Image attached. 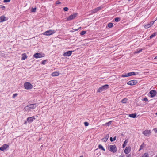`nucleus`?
I'll use <instances>...</instances> for the list:
<instances>
[{
	"instance_id": "obj_1",
	"label": "nucleus",
	"mask_w": 157,
	"mask_h": 157,
	"mask_svg": "<svg viewBox=\"0 0 157 157\" xmlns=\"http://www.w3.org/2000/svg\"><path fill=\"white\" fill-rule=\"evenodd\" d=\"M108 149L114 153L117 151V149L115 145H108Z\"/></svg>"
},
{
	"instance_id": "obj_2",
	"label": "nucleus",
	"mask_w": 157,
	"mask_h": 157,
	"mask_svg": "<svg viewBox=\"0 0 157 157\" xmlns=\"http://www.w3.org/2000/svg\"><path fill=\"white\" fill-rule=\"evenodd\" d=\"M55 33V31L54 30L50 29L48 31H46L43 33L44 35L50 36Z\"/></svg>"
},
{
	"instance_id": "obj_3",
	"label": "nucleus",
	"mask_w": 157,
	"mask_h": 157,
	"mask_svg": "<svg viewBox=\"0 0 157 157\" xmlns=\"http://www.w3.org/2000/svg\"><path fill=\"white\" fill-rule=\"evenodd\" d=\"M25 88L27 90H30L32 88L33 85L29 82H25L24 84Z\"/></svg>"
},
{
	"instance_id": "obj_4",
	"label": "nucleus",
	"mask_w": 157,
	"mask_h": 157,
	"mask_svg": "<svg viewBox=\"0 0 157 157\" xmlns=\"http://www.w3.org/2000/svg\"><path fill=\"white\" fill-rule=\"evenodd\" d=\"M109 85L107 84L101 87H100L98 90V92H101L109 88Z\"/></svg>"
},
{
	"instance_id": "obj_5",
	"label": "nucleus",
	"mask_w": 157,
	"mask_h": 157,
	"mask_svg": "<svg viewBox=\"0 0 157 157\" xmlns=\"http://www.w3.org/2000/svg\"><path fill=\"white\" fill-rule=\"evenodd\" d=\"M77 16V13H75L71 15L70 16H69L68 17H67V21H70L71 20H73L75 18V17Z\"/></svg>"
},
{
	"instance_id": "obj_6",
	"label": "nucleus",
	"mask_w": 157,
	"mask_h": 157,
	"mask_svg": "<svg viewBox=\"0 0 157 157\" xmlns=\"http://www.w3.org/2000/svg\"><path fill=\"white\" fill-rule=\"evenodd\" d=\"M33 56L36 58H40L44 57V54L40 53H37L35 54Z\"/></svg>"
},
{
	"instance_id": "obj_7",
	"label": "nucleus",
	"mask_w": 157,
	"mask_h": 157,
	"mask_svg": "<svg viewBox=\"0 0 157 157\" xmlns=\"http://www.w3.org/2000/svg\"><path fill=\"white\" fill-rule=\"evenodd\" d=\"M136 75L135 73L133 72L128 73L127 74H125V75H122V77H127L130 76L132 75Z\"/></svg>"
},
{
	"instance_id": "obj_8",
	"label": "nucleus",
	"mask_w": 157,
	"mask_h": 157,
	"mask_svg": "<svg viewBox=\"0 0 157 157\" xmlns=\"http://www.w3.org/2000/svg\"><path fill=\"white\" fill-rule=\"evenodd\" d=\"M149 93L150 94L151 97V98H153L156 95L157 92L155 90H151L149 92Z\"/></svg>"
},
{
	"instance_id": "obj_9",
	"label": "nucleus",
	"mask_w": 157,
	"mask_h": 157,
	"mask_svg": "<svg viewBox=\"0 0 157 157\" xmlns=\"http://www.w3.org/2000/svg\"><path fill=\"white\" fill-rule=\"evenodd\" d=\"M137 83V81L136 80H132L128 82L127 84L130 85H133L136 84Z\"/></svg>"
},
{
	"instance_id": "obj_10",
	"label": "nucleus",
	"mask_w": 157,
	"mask_h": 157,
	"mask_svg": "<svg viewBox=\"0 0 157 157\" xmlns=\"http://www.w3.org/2000/svg\"><path fill=\"white\" fill-rule=\"evenodd\" d=\"M9 147V145L6 144H4L2 147H0V150L4 151L6 150L7 148Z\"/></svg>"
},
{
	"instance_id": "obj_11",
	"label": "nucleus",
	"mask_w": 157,
	"mask_h": 157,
	"mask_svg": "<svg viewBox=\"0 0 157 157\" xmlns=\"http://www.w3.org/2000/svg\"><path fill=\"white\" fill-rule=\"evenodd\" d=\"M35 119L34 117L33 116L31 117H28L27 119V121L29 123H31L34 120H35Z\"/></svg>"
},
{
	"instance_id": "obj_12",
	"label": "nucleus",
	"mask_w": 157,
	"mask_h": 157,
	"mask_svg": "<svg viewBox=\"0 0 157 157\" xmlns=\"http://www.w3.org/2000/svg\"><path fill=\"white\" fill-rule=\"evenodd\" d=\"M72 52V51H68L67 52H64L63 55L65 56H69L71 54Z\"/></svg>"
},
{
	"instance_id": "obj_13",
	"label": "nucleus",
	"mask_w": 157,
	"mask_h": 157,
	"mask_svg": "<svg viewBox=\"0 0 157 157\" xmlns=\"http://www.w3.org/2000/svg\"><path fill=\"white\" fill-rule=\"evenodd\" d=\"M142 133L145 136H147V135H150L151 132L150 130H146L143 131Z\"/></svg>"
},
{
	"instance_id": "obj_14",
	"label": "nucleus",
	"mask_w": 157,
	"mask_h": 157,
	"mask_svg": "<svg viewBox=\"0 0 157 157\" xmlns=\"http://www.w3.org/2000/svg\"><path fill=\"white\" fill-rule=\"evenodd\" d=\"M101 9V7H98L97 8L92 10L91 11V13H96L98 11L100 10Z\"/></svg>"
},
{
	"instance_id": "obj_15",
	"label": "nucleus",
	"mask_w": 157,
	"mask_h": 157,
	"mask_svg": "<svg viewBox=\"0 0 157 157\" xmlns=\"http://www.w3.org/2000/svg\"><path fill=\"white\" fill-rule=\"evenodd\" d=\"M28 105L30 110L34 109L36 107V105L35 104H31Z\"/></svg>"
},
{
	"instance_id": "obj_16",
	"label": "nucleus",
	"mask_w": 157,
	"mask_h": 157,
	"mask_svg": "<svg viewBox=\"0 0 157 157\" xmlns=\"http://www.w3.org/2000/svg\"><path fill=\"white\" fill-rule=\"evenodd\" d=\"M6 17L4 15L0 17V22H2L6 21L7 19H6Z\"/></svg>"
},
{
	"instance_id": "obj_17",
	"label": "nucleus",
	"mask_w": 157,
	"mask_h": 157,
	"mask_svg": "<svg viewBox=\"0 0 157 157\" xmlns=\"http://www.w3.org/2000/svg\"><path fill=\"white\" fill-rule=\"evenodd\" d=\"M131 151V148L130 147H127L124 150V152L126 154H128Z\"/></svg>"
},
{
	"instance_id": "obj_18",
	"label": "nucleus",
	"mask_w": 157,
	"mask_h": 157,
	"mask_svg": "<svg viewBox=\"0 0 157 157\" xmlns=\"http://www.w3.org/2000/svg\"><path fill=\"white\" fill-rule=\"evenodd\" d=\"M109 137V134H107L103 138L102 140L104 141L105 142H106L108 140V138Z\"/></svg>"
},
{
	"instance_id": "obj_19",
	"label": "nucleus",
	"mask_w": 157,
	"mask_h": 157,
	"mask_svg": "<svg viewBox=\"0 0 157 157\" xmlns=\"http://www.w3.org/2000/svg\"><path fill=\"white\" fill-rule=\"evenodd\" d=\"M27 57V56L25 53H24L22 54V57L21 58L22 60H25Z\"/></svg>"
},
{
	"instance_id": "obj_20",
	"label": "nucleus",
	"mask_w": 157,
	"mask_h": 157,
	"mask_svg": "<svg viewBox=\"0 0 157 157\" xmlns=\"http://www.w3.org/2000/svg\"><path fill=\"white\" fill-rule=\"evenodd\" d=\"M59 72H55L52 73V76H58L59 75Z\"/></svg>"
},
{
	"instance_id": "obj_21",
	"label": "nucleus",
	"mask_w": 157,
	"mask_h": 157,
	"mask_svg": "<svg viewBox=\"0 0 157 157\" xmlns=\"http://www.w3.org/2000/svg\"><path fill=\"white\" fill-rule=\"evenodd\" d=\"M144 27L145 28L147 29L148 28L151 26L149 23H148L146 24H144Z\"/></svg>"
},
{
	"instance_id": "obj_22",
	"label": "nucleus",
	"mask_w": 157,
	"mask_h": 157,
	"mask_svg": "<svg viewBox=\"0 0 157 157\" xmlns=\"http://www.w3.org/2000/svg\"><path fill=\"white\" fill-rule=\"evenodd\" d=\"M24 110L26 111H29L30 110V108H29V105L25 107L24 108Z\"/></svg>"
},
{
	"instance_id": "obj_23",
	"label": "nucleus",
	"mask_w": 157,
	"mask_h": 157,
	"mask_svg": "<svg viewBox=\"0 0 157 157\" xmlns=\"http://www.w3.org/2000/svg\"><path fill=\"white\" fill-rule=\"evenodd\" d=\"M129 116L131 117L135 118L136 116V114H131L129 115Z\"/></svg>"
},
{
	"instance_id": "obj_24",
	"label": "nucleus",
	"mask_w": 157,
	"mask_h": 157,
	"mask_svg": "<svg viewBox=\"0 0 157 157\" xmlns=\"http://www.w3.org/2000/svg\"><path fill=\"white\" fill-rule=\"evenodd\" d=\"M156 35V33H154L152 35H151L149 37L150 39H152L153 37L155 36Z\"/></svg>"
},
{
	"instance_id": "obj_25",
	"label": "nucleus",
	"mask_w": 157,
	"mask_h": 157,
	"mask_svg": "<svg viewBox=\"0 0 157 157\" xmlns=\"http://www.w3.org/2000/svg\"><path fill=\"white\" fill-rule=\"evenodd\" d=\"M141 157H149V154L147 153H145Z\"/></svg>"
},
{
	"instance_id": "obj_26",
	"label": "nucleus",
	"mask_w": 157,
	"mask_h": 157,
	"mask_svg": "<svg viewBox=\"0 0 157 157\" xmlns=\"http://www.w3.org/2000/svg\"><path fill=\"white\" fill-rule=\"evenodd\" d=\"M115 21L116 22L119 21L121 20V18L120 17H117L114 18Z\"/></svg>"
},
{
	"instance_id": "obj_27",
	"label": "nucleus",
	"mask_w": 157,
	"mask_h": 157,
	"mask_svg": "<svg viewBox=\"0 0 157 157\" xmlns=\"http://www.w3.org/2000/svg\"><path fill=\"white\" fill-rule=\"evenodd\" d=\"M127 101V99L126 98H124L122 99L121 101V102L122 103H125Z\"/></svg>"
},
{
	"instance_id": "obj_28",
	"label": "nucleus",
	"mask_w": 157,
	"mask_h": 157,
	"mask_svg": "<svg viewBox=\"0 0 157 157\" xmlns=\"http://www.w3.org/2000/svg\"><path fill=\"white\" fill-rule=\"evenodd\" d=\"M36 8L32 7L31 9V11H32V12H36Z\"/></svg>"
},
{
	"instance_id": "obj_29",
	"label": "nucleus",
	"mask_w": 157,
	"mask_h": 157,
	"mask_svg": "<svg viewBox=\"0 0 157 157\" xmlns=\"http://www.w3.org/2000/svg\"><path fill=\"white\" fill-rule=\"evenodd\" d=\"M98 147L99 149H101L103 150V151H105V149L103 148V147L101 145L99 144L98 145Z\"/></svg>"
},
{
	"instance_id": "obj_30",
	"label": "nucleus",
	"mask_w": 157,
	"mask_h": 157,
	"mask_svg": "<svg viewBox=\"0 0 157 157\" xmlns=\"http://www.w3.org/2000/svg\"><path fill=\"white\" fill-rule=\"evenodd\" d=\"M113 26V24L112 23H109L108 24V26L109 28H111Z\"/></svg>"
},
{
	"instance_id": "obj_31",
	"label": "nucleus",
	"mask_w": 157,
	"mask_h": 157,
	"mask_svg": "<svg viewBox=\"0 0 157 157\" xmlns=\"http://www.w3.org/2000/svg\"><path fill=\"white\" fill-rule=\"evenodd\" d=\"M127 142H128V141L126 140H125L124 141V144H123V145L122 146L123 148H124L126 146V144L127 143Z\"/></svg>"
},
{
	"instance_id": "obj_32",
	"label": "nucleus",
	"mask_w": 157,
	"mask_h": 157,
	"mask_svg": "<svg viewBox=\"0 0 157 157\" xmlns=\"http://www.w3.org/2000/svg\"><path fill=\"white\" fill-rule=\"evenodd\" d=\"M112 122V121H109V122L106 123L105 124V125L107 126H109V125H110L111 124Z\"/></svg>"
},
{
	"instance_id": "obj_33",
	"label": "nucleus",
	"mask_w": 157,
	"mask_h": 157,
	"mask_svg": "<svg viewBox=\"0 0 157 157\" xmlns=\"http://www.w3.org/2000/svg\"><path fill=\"white\" fill-rule=\"evenodd\" d=\"M86 33V32L85 31H82L81 32L80 34L81 35H83Z\"/></svg>"
},
{
	"instance_id": "obj_34",
	"label": "nucleus",
	"mask_w": 157,
	"mask_h": 157,
	"mask_svg": "<svg viewBox=\"0 0 157 157\" xmlns=\"http://www.w3.org/2000/svg\"><path fill=\"white\" fill-rule=\"evenodd\" d=\"M63 9L64 11H68V9L67 7H65L63 8Z\"/></svg>"
},
{
	"instance_id": "obj_35",
	"label": "nucleus",
	"mask_w": 157,
	"mask_h": 157,
	"mask_svg": "<svg viewBox=\"0 0 157 157\" xmlns=\"http://www.w3.org/2000/svg\"><path fill=\"white\" fill-rule=\"evenodd\" d=\"M81 28V27H80L77 29H73V32H75V31H78L79 29H80Z\"/></svg>"
},
{
	"instance_id": "obj_36",
	"label": "nucleus",
	"mask_w": 157,
	"mask_h": 157,
	"mask_svg": "<svg viewBox=\"0 0 157 157\" xmlns=\"http://www.w3.org/2000/svg\"><path fill=\"white\" fill-rule=\"evenodd\" d=\"M84 125L86 126H88V125H89V123L87 122H84Z\"/></svg>"
},
{
	"instance_id": "obj_37",
	"label": "nucleus",
	"mask_w": 157,
	"mask_h": 157,
	"mask_svg": "<svg viewBox=\"0 0 157 157\" xmlns=\"http://www.w3.org/2000/svg\"><path fill=\"white\" fill-rule=\"evenodd\" d=\"M143 100L144 101H147L148 100V99L147 98L145 97V98H144Z\"/></svg>"
},
{
	"instance_id": "obj_38",
	"label": "nucleus",
	"mask_w": 157,
	"mask_h": 157,
	"mask_svg": "<svg viewBox=\"0 0 157 157\" xmlns=\"http://www.w3.org/2000/svg\"><path fill=\"white\" fill-rule=\"evenodd\" d=\"M61 3V2L59 1H57L56 2V4H59Z\"/></svg>"
},
{
	"instance_id": "obj_39",
	"label": "nucleus",
	"mask_w": 157,
	"mask_h": 157,
	"mask_svg": "<svg viewBox=\"0 0 157 157\" xmlns=\"http://www.w3.org/2000/svg\"><path fill=\"white\" fill-rule=\"evenodd\" d=\"M0 8L3 9H4L5 8V7L3 5H0Z\"/></svg>"
},
{
	"instance_id": "obj_40",
	"label": "nucleus",
	"mask_w": 157,
	"mask_h": 157,
	"mask_svg": "<svg viewBox=\"0 0 157 157\" xmlns=\"http://www.w3.org/2000/svg\"><path fill=\"white\" fill-rule=\"evenodd\" d=\"M10 0H4V2H9L10 1Z\"/></svg>"
},
{
	"instance_id": "obj_41",
	"label": "nucleus",
	"mask_w": 157,
	"mask_h": 157,
	"mask_svg": "<svg viewBox=\"0 0 157 157\" xmlns=\"http://www.w3.org/2000/svg\"><path fill=\"white\" fill-rule=\"evenodd\" d=\"M17 94H13V98H14L16 96H17Z\"/></svg>"
},
{
	"instance_id": "obj_42",
	"label": "nucleus",
	"mask_w": 157,
	"mask_h": 157,
	"mask_svg": "<svg viewBox=\"0 0 157 157\" xmlns=\"http://www.w3.org/2000/svg\"><path fill=\"white\" fill-rule=\"evenodd\" d=\"M46 62V61L45 60H43L41 62V64H45V63Z\"/></svg>"
},
{
	"instance_id": "obj_43",
	"label": "nucleus",
	"mask_w": 157,
	"mask_h": 157,
	"mask_svg": "<svg viewBox=\"0 0 157 157\" xmlns=\"http://www.w3.org/2000/svg\"><path fill=\"white\" fill-rule=\"evenodd\" d=\"M144 143H143V144H142V145H141L140 146V147L141 148H142V149H143L144 147Z\"/></svg>"
},
{
	"instance_id": "obj_44",
	"label": "nucleus",
	"mask_w": 157,
	"mask_h": 157,
	"mask_svg": "<svg viewBox=\"0 0 157 157\" xmlns=\"http://www.w3.org/2000/svg\"><path fill=\"white\" fill-rule=\"evenodd\" d=\"M142 49H140V50H139L138 51H137L136 52L137 53H140V52H142Z\"/></svg>"
},
{
	"instance_id": "obj_45",
	"label": "nucleus",
	"mask_w": 157,
	"mask_h": 157,
	"mask_svg": "<svg viewBox=\"0 0 157 157\" xmlns=\"http://www.w3.org/2000/svg\"><path fill=\"white\" fill-rule=\"evenodd\" d=\"M154 21H151L149 24H150L151 26L153 24H154Z\"/></svg>"
},
{
	"instance_id": "obj_46",
	"label": "nucleus",
	"mask_w": 157,
	"mask_h": 157,
	"mask_svg": "<svg viewBox=\"0 0 157 157\" xmlns=\"http://www.w3.org/2000/svg\"><path fill=\"white\" fill-rule=\"evenodd\" d=\"M153 130L155 132V133H157V128H155Z\"/></svg>"
},
{
	"instance_id": "obj_47",
	"label": "nucleus",
	"mask_w": 157,
	"mask_h": 157,
	"mask_svg": "<svg viewBox=\"0 0 157 157\" xmlns=\"http://www.w3.org/2000/svg\"><path fill=\"white\" fill-rule=\"evenodd\" d=\"M110 140L112 142L113 141V138L112 137H111L110 138Z\"/></svg>"
},
{
	"instance_id": "obj_48",
	"label": "nucleus",
	"mask_w": 157,
	"mask_h": 157,
	"mask_svg": "<svg viewBox=\"0 0 157 157\" xmlns=\"http://www.w3.org/2000/svg\"><path fill=\"white\" fill-rule=\"evenodd\" d=\"M116 136H115L113 138V141H114V140H116Z\"/></svg>"
},
{
	"instance_id": "obj_49",
	"label": "nucleus",
	"mask_w": 157,
	"mask_h": 157,
	"mask_svg": "<svg viewBox=\"0 0 157 157\" xmlns=\"http://www.w3.org/2000/svg\"><path fill=\"white\" fill-rule=\"evenodd\" d=\"M157 59V56H156V57H155L154 58V59Z\"/></svg>"
},
{
	"instance_id": "obj_50",
	"label": "nucleus",
	"mask_w": 157,
	"mask_h": 157,
	"mask_svg": "<svg viewBox=\"0 0 157 157\" xmlns=\"http://www.w3.org/2000/svg\"><path fill=\"white\" fill-rule=\"evenodd\" d=\"M141 149H142V148H141L140 147V149H139V151H140V150H141Z\"/></svg>"
},
{
	"instance_id": "obj_51",
	"label": "nucleus",
	"mask_w": 157,
	"mask_h": 157,
	"mask_svg": "<svg viewBox=\"0 0 157 157\" xmlns=\"http://www.w3.org/2000/svg\"><path fill=\"white\" fill-rule=\"evenodd\" d=\"M155 114L156 115H157V112Z\"/></svg>"
},
{
	"instance_id": "obj_52",
	"label": "nucleus",
	"mask_w": 157,
	"mask_h": 157,
	"mask_svg": "<svg viewBox=\"0 0 157 157\" xmlns=\"http://www.w3.org/2000/svg\"><path fill=\"white\" fill-rule=\"evenodd\" d=\"M79 157H83V156H80Z\"/></svg>"
},
{
	"instance_id": "obj_53",
	"label": "nucleus",
	"mask_w": 157,
	"mask_h": 157,
	"mask_svg": "<svg viewBox=\"0 0 157 157\" xmlns=\"http://www.w3.org/2000/svg\"><path fill=\"white\" fill-rule=\"evenodd\" d=\"M155 157H157V155Z\"/></svg>"
},
{
	"instance_id": "obj_54",
	"label": "nucleus",
	"mask_w": 157,
	"mask_h": 157,
	"mask_svg": "<svg viewBox=\"0 0 157 157\" xmlns=\"http://www.w3.org/2000/svg\"><path fill=\"white\" fill-rule=\"evenodd\" d=\"M128 1H130L131 0H128Z\"/></svg>"
},
{
	"instance_id": "obj_55",
	"label": "nucleus",
	"mask_w": 157,
	"mask_h": 157,
	"mask_svg": "<svg viewBox=\"0 0 157 157\" xmlns=\"http://www.w3.org/2000/svg\"><path fill=\"white\" fill-rule=\"evenodd\" d=\"M26 123V122H25V123Z\"/></svg>"
}]
</instances>
